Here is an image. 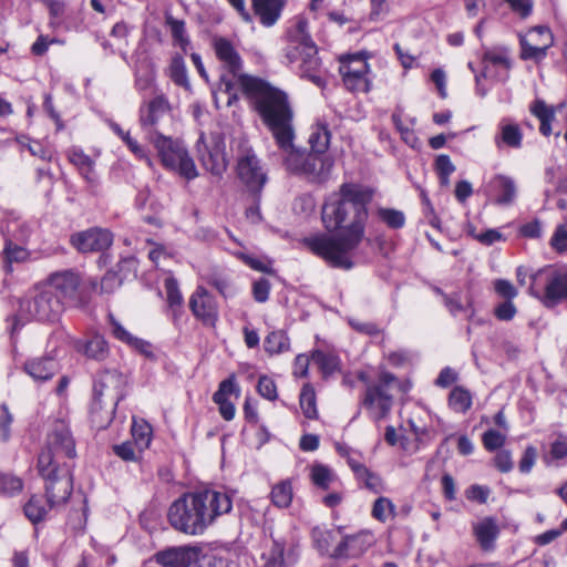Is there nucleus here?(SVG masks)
Segmentation results:
<instances>
[{"label":"nucleus","instance_id":"1","mask_svg":"<svg viewBox=\"0 0 567 567\" xmlns=\"http://www.w3.org/2000/svg\"><path fill=\"white\" fill-rule=\"evenodd\" d=\"M370 187L344 183L339 194L331 195L322 206V223L328 231L336 234H316L303 239V245L331 267L351 269L352 252L364 237L368 219V204L373 199Z\"/></svg>","mask_w":567,"mask_h":567},{"label":"nucleus","instance_id":"2","mask_svg":"<svg viewBox=\"0 0 567 567\" xmlns=\"http://www.w3.org/2000/svg\"><path fill=\"white\" fill-rule=\"evenodd\" d=\"M233 508V499L226 492L202 489L184 494L168 509L172 527L186 535L197 536L215 520Z\"/></svg>","mask_w":567,"mask_h":567},{"label":"nucleus","instance_id":"3","mask_svg":"<svg viewBox=\"0 0 567 567\" xmlns=\"http://www.w3.org/2000/svg\"><path fill=\"white\" fill-rule=\"evenodd\" d=\"M240 93L252 103L276 143H287L290 132L293 131V113L287 94L258 78L249 80Z\"/></svg>","mask_w":567,"mask_h":567},{"label":"nucleus","instance_id":"4","mask_svg":"<svg viewBox=\"0 0 567 567\" xmlns=\"http://www.w3.org/2000/svg\"><path fill=\"white\" fill-rule=\"evenodd\" d=\"M212 47L219 65V80L213 92L215 103L218 106L220 95L225 94L227 96L225 104L230 106L238 100L246 83L256 78L244 72V61L230 40L224 37H214Z\"/></svg>","mask_w":567,"mask_h":567},{"label":"nucleus","instance_id":"5","mask_svg":"<svg viewBox=\"0 0 567 567\" xmlns=\"http://www.w3.org/2000/svg\"><path fill=\"white\" fill-rule=\"evenodd\" d=\"M287 58L298 63L297 69L302 79H307L318 87L326 85L324 70L318 56V49L308 33L307 21L300 19L288 30Z\"/></svg>","mask_w":567,"mask_h":567},{"label":"nucleus","instance_id":"6","mask_svg":"<svg viewBox=\"0 0 567 567\" xmlns=\"http://www.w3.org/2000/svg\"><path fill=\"white\" fill-rule=\"evenodd\" d=\"M63 309V301L54 291L44 287L35 288L20 300L10 333H16L19 323L24 324L31 320L53 322L59 319Z\"/></svg>","mask_w":567,"mask_h":567},{"label":"nucleus","instance_id":"7","mask_svg":"<svg viewBox=\"0 0 567 567\" xmlns=\"http://www.w3.org/2000/svg\"><path fill=\"white\" fill-rule=\"evenodd\" d=\"M49 453H40L38 457V472L45 482V494L50 507L64 504L73 489L71 465H52Z\"/></svg>","mask_w":567,"mask_h":567},{"label":"nucleus","instance_id":"8","mask_svg":"<svg viewBox=\"0 0 567 567\" xmlns=\"http://www.w3.org/2000/svg\"><path fill=\"white\" fill-rule=\"evenodd\" d=\"M148 142L156 148L164 167L177 172L187 179H193L197 176L194 161L179 141L158 132H150Z\"/></svg>","mask_w":567,"mask_h":567},{"label":"nucleus","instance_id":"9","mask_svg":"<svg viewBox=\"0 0 567 567\" xmlns=\"http://www.w3.org/2000/svg\"><path fill=\"white\" fill-rule=\"evenodd\" d=\"M395 382L394 374L383 371L379 375L378 383L367 388L361 403L372 420L378 422L390 413L393 398L389 390Z\"/></svg>","mask_w":567,"mask_h":567},{"label":"nucleus","instance_id":"10","mask_svg":"<svg viewBox=\"0 0 567 567\" xmlns=\"http://www.w3.org/2000/svg\"><path fill=\"white\" fill-rule=\"evenodd\" d=\"M41 453H49L52 456V465L70 464L68 461L75 457V442L64 421L58 420L53 423L47 437L45 449Z\"/></svg>","mask_w":567,"mask_h":567},{"label":"nucleus","instance_id":"11","mask_svg":"<svg viewBox=\"0 0 567 567\" xmlns=\"http://www.w3.org/2000/svg\"><path fill=\"white\" fill-rule=\"evenodd\" d=\"M196 148L202 165L212 174L219 176L226 171L225 138L221 134H200Z\"/></svg>","mask_w":567,"mask_h":567},{"label":"nucleus","instance_id":"12","mask_svg":"<svg viewBox=\"0 0 567 567\" xmlns=\"http://www.w3.org/2000/svg\"><path fill=\"white\" fill-rule=\"evenodd\" d=\"M237 174L249 192L259 195L268 181L260 159L248 146H243L237 156Z\"/></svg>","mask_w":567,"mask_h":567},{"label":"nucleus","instance_id":"13","mask_svg":"<svg viewBox=\"0 0 567 567\" xmlns=\"http://www.w3.org/2000/svg\"><path fill=\"white\" fill-rule=\"evenodd\" d=\"M512 60L509 51L504 47L487 49L483 54V71L475 76L476 84L481 78H491L498 82H505L509 78Z\"/></svg>","mask_w":567,"mask_h":567},{"label":"nucleus","instance_id":"14","mask_svg":"<svg viewBox=\"0 0 567 567\" xmlns=\"http://www.w3.org/2000/svg\"><path fill=\"white\" fill-rule=\"evenodd\" d=\"M261 561V567H290L295 564L293 549L287 548L286 540L278 530H271L270 538L265 540Z\"/></svg>","mask_w":567,"mask_h":567},{"label":"nucleus","instance_id":"15","mask_svg":"<svg viewBox=\"0 0 567 567\" xmlns=\"http://www.w3.org/2000/svg\"><path fill=\"white\" fill-rule=\"evenodd\" d=\"M125 383L124 375L116 370L102 372L94 383V400L101 404L105 398L115 408L124 396Z\"/></svg>","mask_w":567,"mask_h":567},{"label":"nucleus","instance_id":"16","mask_svg":"<svg viewBox=\"0 0 567 567\" xmlns=\"http://www.w3.org/2000/svg\"><path fill=\"white\" fill-rule=\"evenodd\" d=\"M70 243L80 252L103 251L111 247L113 234L105 228L92 227L73 234Z\"/></svg>","mask_w":567,"mask_h":567},{"label":"nucleus","instance_id":"17","mask_svg":"<svg viewBox=\"0 0 567 567\" xmlns=\"http://www.w3.org/2000/svg\"><path fill=\"white\" fill-rule=\"evenodd\" d=\"M553 43V37L548 28L536 27L520 38V58L523 60L538 61L546 55Z\"/></svg>","mask_w":567,"mask_h":567},{"label":"nucleus","instance_id":"18","mask_svg":"<svg viewBox=\"0 0 567 567\" xmlns=\"http://www.w3.org/2000/svg\"><path fill=\"white\" fill-rule=\"evenodd\" d=\"M189 309L203 324L215 327L218 320V305L207 289L199 286L189 298Z\"/></svg>","mask_w":567,"mask_h":567},{"label":"nucleus","instance_id":"19","mask_svg":"<svg viewBox=\"0 0 567 567\" xmlns=\"http://www.w3.org/2000/svg\"><path fill=\"white\" fill-rule=\"evenodd\" d=\"M373 536L369 532H360L354 535L342 536L341 542L333 547L331 557H359L372 545Z\"/></svg>","mask_w":567,"mask_h":567},{"label":"nucleus","instance_id":"20","mask_svg":"<svg viewBox=\"0 0 567 567\" xmlns=\"http://www.w3.org/2000/svg\"><path fill=\"white\" fill-rule=\"evenodd\" d=\"M169 102L163 95H156L150 102L141 106L140 109V124L146 133L148 140L150 132H157L155 126L159 120L169 112Z\"/></svg>","mask_w":567,"mask_h":567},{"label":"nucleus","instance_id":"21","mask_svg":"<svg viewBox=\"0 0 567 567\" xmlns=\"http://www.w3.org/2000/svg\"><path fill=\"white\" fill-rule=\"evenodd\" d=\"M332 167L333 161L329 155L308 153V159L299 175L310 182L322 183L329 178Z\"/></svg>","mask_w":567,"mask_h":567},{"label":"nucleus","instance_id":"22","mask_svg":"<svg viewBox=\"0 0 567 567\" xmlns=\"http://www.w3.org/2000/svg\"><path fill=\"white\" fill-rule=\"evenodd\" d=\"M198 554L197 547L181 546L158 551L155 558L162 567H189L197 560Z\"/></svg>","mask_w":567,"mask_h":567},{"label":"nucleus","instance_id":"23","mask_svg":"<svg viewBox=\"0 0 567 567\" xmlns=\"http://www.w3.org/2000/svg\"><path fill=\"white\" fill-rule=\"evenodd\" d=\"M79 276L71 270H63L52 274L48 278L47 287L64 302V300L74 299L80 286Z\"/></svg>","mask_w":567,"mask_h":567},{"label":"nucleus","instance_id":"24","mask_svg":"<svg viewBox=\"0 0 567 567\" xmlns=\"http://www.w3.org/2000/svg\"><path fill=\"white\" fill-rule=\"evenodd\" d=\"M567 301V268L554 271L547 279L543 296V303L554 308Z\"/></svg>","mask_w":567,"mask_h":567},{"label":"nucleus","instance_id":"25","mask_svg":"<svg viewBox=\"0 0 567 567\" xmlns=\"http://www.w3.org/2000/svg\"><path fill=\"white\" fill-rule=\"evenodd\" d=\"M499 533V526L494 517H484L473 525L475 539L484 551H491L495 548V542Z\"/></svg>","mask_w":567,"mask_h":567},{"label":"nucleus","instance_id":"26","mask_svg":"<svg viewBox=\"0 0 567 567\" xmlns=\"http://www.w3.org/2000/svg\"><path fill=\"white\" fill-rule=\"evenodd\" d=\"M286 0H251L254 14L264 27H272L279 20Z\"/></svg>","mask_w":567,"mask_h":567},{"label":"nucleus","instance_id":"27","mask_svg":"<svg viewBox=\"0 0 567 567\" xmlns=\"http://www.w3.org/2000/svg\"><path fill=\"white\" fill-rule=\"evenodd\" d=\"M494 142L497 148H520L523 143V132L518 124L503 118L498 124V132L494 137Z\"/></svg>","mask_w":567,"mask_h":567},{"label":"nucleus","instance_id":"28","mask_svg":"<svg viewBox=\"0 0 567 567\" xmlns=\"http://www.w3.org/2000/svg\"><path fill=\"white\" fill-rule=\"evenodd\" d=\"M293 131L290 132L287 143L277 144L282 152L284 165L287 171L299 175L308 159V153L297 150L293 145Z\"/></svg>","mask_w":567,"mask_h":567},{"label":"nucleus","instance_id":"29","mask_svg":"<svg viewBox=\"0 0 567 567\" xmlns=\"http://www.w3.org/2000/svg\"><path fill=\"white\" fill-rule=\"evenodd\" d=\"M24 370L34 381H47L58 371V363L49 357L33 359L24 364Z\"/></svg>","mask_w":567,"mask_h":567},{"label":"nucleus","instance_id":"30","mask_svg":"<svg viewBox=\"0 0 567 567\" xmlns=\"http://www.w3.org/2000/svg\"><path fill=\"white\" fill-rule=\"evenodd\" d=\"M492 185L497 192L495 202L498 205H509L514 202L517 189L515 182L511 177L497 175L493 178Z\"/></svg>","mask_w":567,"mask_h":567},{"label":"nucleus","instance_id":"31","mask_svg":"<svg viewBox=\"0 0 567 567\" xmlns=\"http://www.w3.org/2000/svg\"><path fill=\"white\" fill-rule=\"evenodd\" d=\"M167 295V303L172 311L173 320L176 322L183 315L184 299L178 288V282L174 277H167L164 281Z\"/></svg>","mask_w":567,"mask_h":567},{"label":"nucleus","instance_id":"32","mask_svg":"<svg viewBox=\"0 0 567 567\" xmlns=\"http://www.w3.org/2000/svg\"><path fill=\"white\" fill-rule=\"evenodd\" d=\"M6 243H25L30 237V227L18 219H10L1 226Z\"/></svg>","mask_w":567,"mask_h":567},{"label":"nucleus","instance_id":"33","mask_svg":"<svg viewBox=\"0 0 567 567\" xmlns=\"http://www.w3.org/2000/svg\"><path fill=\"white\" fill-rule=\"evenodd\" d=\"M529 110L540 122V133L545 136L550 135L551 122L555 117L553 107L548 106L543 100H536L532 103Z\"/></svg>","mask_w":567,"mask_h":567},{"label":"nucleus","instance_id":"34","mask_svg":"<svg viewBox=\"0 0 567 567\" xmlns=\"http://www.w3.org/2000/svg\"><path fill=\"white\" fill-rule=\"evenodd\" d=\"M22 243H6L3 249V262L7 272L12 271L13 262H24L29 259L30 252L21 246Z\"/></svg>","mask_w":567,"mask_h":567},{"label":"nucleus","instance_id":"35","mask_svg":"<svg viewBox=\"0 0 567 567\" xmlns=\"http://www.w3.org/2000/svg\"><path fill=\"white\" fill-rule=\"evenodd\" d=\"M69 161L78 167L82 176L89 181L92 182L94 179V162L90 156L83 153L80 148H72L68 153Z\"/></svg>","mask_w":567,"mask_h":567},{"label":"nucleus","instance_id":"36","mask_svg":"<svg viewBox=\"0 0 567 567\" xmlns=\"http://www.w3.org/2000/svg\"><path fill=\"white\" fill-rule=\"evenodd\" d=\"M309 144L311 146L310 153L326 154L330 144V131L327 125L318 123L312 127L309 135Z\"/></svg>","mask_w":567,"mask_h":567},{"label":"nucleus","instance_id":"37","mask_svg":"<svg viewBox=\"0 0 567 567\" xmlns=\"http://www.w3.org/2000/svg\"><path fill=\"white\" fill-rule=\"evenodd\" d=\"M167 74L176 85L187 90L190 87L186 65L182 55L176 54L172 58Z\"/></svg>","mask_w":567,"mask_h":567},{"label":"nucleus","instance_id":"38","mask_svg":"<svg viewBox=\"0 0 567 567\" xmlns=\"http://www.w3.org/2000/svg\"><path fill=\"white\" fill-rule=\"evenodd\" d=\"M292 486L289 480L276 484L270 493L271 502L279 508H287L292 502Z\"/></svg>","mask_w":567,"mask_h":567},{"label":"nucleus","instance_id":"39","mask_svg":"<svg viewBox=\"0 0 567 567\" xmlns=\"http://www.w3.org/2000/svg\"><path fill=\"white\" fill-rule=\"evenodd\" d=\"M49 10V27L58 30L64 27L66 4L62 0H41Z\"/></svg>","mask_w":567,"mask_h":567},{"label":"nucleus","instance_id":"40","mask_svg":"<svg viewBox=\"0 0 567 567\" xmlns=\"http://www.w3.org/2000/svg\"><path fill=\"white\" fill-rule=\"evenodd\" d=\"M311 359L324 377L331 375L339 370V358L333 353L315 350Z\"/></svg>","mask_w":567,"mask_h":567},{"label":"nucleus","instance_id":"41","mask_svg":"<svg viewBox=\"0 0 567 567\" xmlns=\"http://www.w3.org/2000/svg\"><path fill=\"white\" fill-rule=\"evenodd\" d=\"M449 405L458 413H465L472 405V395L463 386H455L449 395Z\"/></svg>","mask_w":567,"mask_h":567},{"label":"nucleus","instance_id":"42","mask_svg":"<svg viewBox=\"0 0 567 567\" xmlns=\"http://www.w3.org/2000/svg\"><path fill=\"white\" fill-rule=\"evenodd\" d=\"M264 347L270 354L285 352L289 349V338L281 330L272 331L266 337Z\"/></svg>","mask_w":567,"mask_h":567},{"label":"nucleus","instance_id":"43","mask_svg":"<svg viewBox=\"0 0 567 567\" xmlns=\"http://www.w3.org/2000/svg\"><path fill=\"white\" fill-rule=\"evenodd\" d=\"M340 73H369V64L360 54L343 56L340 59Z\"/></svg>","mask_w":567,"mask_h":567},{"label":"nucleus","instance_id":"44","mask_svg":"<svg viewBox=\"0 0 567 567\" xmlns=\"http://www.w3.org/2000/svg\"><path fill=\"white\" fill-rule=\"evenodd\" d=\"M310 477L312 483L322 489H328L336 480L333 472L323 464H313Z\"/></svg>","mask_w":567,"mask_h":567},{"label":"nucleus","instance_id":"45","mask_svg":"<svg viewBox=\"0 0 567 567\" xmlns=\"http://www.w3.org/2000/svg\"><path fill=\"white\" fill-rule=\"evenodd\" d=\"M132 436L134 444L138 446L140 451H143L150 446L152 440V427L148 423L141 421H133L132 424Z\"/></svg>","mask_w":567,"mask_h":567},{"label":"nucleus","instance_id":"46","mask_svg":"<svg viewBox=\"0 0 567 567\" xmlns=\"http://www.w3.org/2000/svg\"><path fill=\"white\" fill-rule=\"evenodd\" d=\"M86 357L94 360H104L109 354L107 342L101 336H94L84 346Z\"/></svg>","mask_w":567,"mask_h":567},{"label":"nucleus","instance_id":"47","mask_svg":"<svg viewBox=\"0 0 567 567\" xmlns=\"http://www.w3.org/2000/svg\"><path fill=\"white\" fill-rule=\"evenodd\" d=\"M300 408L307 419H316L317 417V406H316V393L311 385L305 384L301 389L300 398Z\"/></svg>","mask_w":567,"mask_h":567},{"label":"nucleus","instance_id":"48","mask_svg":"<svg viewBox=\"0 0 567 567\" xmlns=\"http://www.w3.org/2000/svg\"><path fill=\"white\" fill-rule=\"evenodd\" d=\"M346 87L351 92L367 93L370 90L368 73H340Z\"/></svg>","mask_w":567,"mask_h":567},{"label":"nucleus","instance_id":"49","mask_svg":"<svg viewBox=\"0 0 567 567\" xmlns=\"http://www.w3.org/2000/svg\"><path fill=\"white\" fill-rule=\"evenodd\" d=\"M377 215L381 221L392 229H400L405 224L404 213L399 209L380 207Z\"/></svg>","mask_w":567,"mask_h":567},{"label":"nucleus","instance_id":"50","mask_svg":"<svg viewBox=\"0 0 567 567\" xmlns=\"http://www.w3.org/2000/svg\"><path fill=\"white\" fill-rule=\"evenodd\" d=\"M24 514L32 523L35 524L45 517L47 507L43 505L40 497L33 495L24 505Z\"/></svg>","mask_w":567,"mask_h":567},{"label":"nucleus","instance_id":"51","mask_svg":"<svg viewBox=\"0 0 567 567\" xmlns=\"http://www.w3.org/2000/svg\"><path fill=\"white\" fill-rule=\"evenodd\" d=\"M23 488V482L20 477L11 474H0V494L13 496Z\"/></svg>","mask_w":567,"mask_h":567},{"label":"nucleus","instance_id":"52","mask_svg":"<svg viewBox=\"0 0 567 567\" xmlns=\"http://www.w3.org/2000/svg\"><path fill=\"white\" fill-rule=\"evenodd\" d=\"M394 508L393 503L389 498L379 497L374 502L372 516L380 522H385L389 517L393 516Z\"/></svg>","mask_w":567,"mask_h":567},{"label":"nucleus","instance_id":"53","mask_svg":"<svg viewBox=\"0 0 567 567\" xmlns=\"http://www.w3.org/2000/svg\"><path fill=\"white\" fill-rule=\"evenodd\" d=\"M312 535L319 550L331 556V553L333 551V548H331V542L334 540L336 533L333 530H321L316 528L313 529Z\"/></svg>","mask_w":567,"mask_h":567},{"label":"nucleus","instance_id":"54","mask_svg":"<svg viewBox=\"0 0 567 567\" xmlns=\"http://www.w3.org/2000/svg\"><path fill=\"white\" fill-rule=\"evenodd\" d=\"M237 257L254 270L269 275L275 272L269 260L260 259L245 252H238Z\"/></svg>","mask_w":567,"mask_h":567},{"label":"nucleus","instance_id":"55","mask_svg":"<svg viewBox=\"0 0 567 567\" xmlns=\"http://www.w3.org/2000/svg\"><path fill=\"white\" fill-rule=\"evenodd\" d=\"M505 441L506 435L494 429L487 430L482 436L483 445L489 452L501 449Z\"/></svg>","mask_w":567,"mask_h":567},{"label":"nucleus","instance_id":"56","mask_svg":"<svg viewBox=\"0 0 567 567\" xmlns=\"http://www.w3.org/2000/svg\"><path fill=\"white\" fill-rule=\"evenodd\" d=\"M167 24L171 28V33L173 39L179 43L183 50H185L186 45L189 43L186 34H185V23L182 20H176L173 17H168L166 19Z\"/></svg>","mask_w":567,"mask_h":567},{"label":"nucleus","instance_id":"57","mask_svg":"<svg viewBox=\"0 0 567 567\" xmlns=\"http://www.w3.org/2000/svg\"><path fill=\"white\" fill-rule=\"evenodd\" d=\"M257 391L261 396L269 401H274L278 396L275 381L266 375L259 378Z\"/></svg>","mask_w":567,"mask_h":567},{"label":"nucleus","instance_id":"58","mask_svg":"<svg viewBox=\"0 0 567 567\" xmlns=\"http://www.w3.org/2000/svg\"><path fill=\"white\" fill-rule=\"evenodd\" d=\"M549 456L554 461H560L567 456V435L558 434L550 443Z\"/></svg>","mask_w":567,"mask_h":567},{"label":"nucleus","instance_id":"59","mask_svg":"<svg viewBox=\"0 0 567 567\" xmlns=\"http://www.w3.org/2000/svg\"><path fill=\"white\" fill-rule=\"evenodd\" d=\"M471 235L484 246H492L497 241H504L506 239L501 231L494 228L487 229L480 234L472 231Z\"/></svg>","mask_w":567,"mask_h":567},{"label":"nucleus","instance_id":"60","mask_svg":"<svg viewBox=\"0 0 567 567\" xmlns=\"http://www.w3.org/2000/svg\"><path fill=\"white\" fill-rule=\"evenodd\" d=\"M238 392L239 389L235 382V377L230 375L219 383L218 390L213 395V400L228 399L230 394Z\"/></svg>","mask_w":567,"mask_h":567},{"label":"nucleus","instance_id":"61","mask_svg":"<svg viewBox=\"0 0 567 567\" xmlns=\"http://www.w3.org/2000/svg\"><path fill=\"white\" fill-rule=\"evenodd\" d=\"M270 282L266 278H260L252 284V297L257 302L264 303L269 298Z\"/></svg>","mask_w":567,"mask_h":567},{"label":"nucleus","instance_id":"62","mask_svg":"<svg viewBox=\"0 0 567 567\" xmlns=\"http://www.w3.org/2000/svg\"><path fill=\"white\" fill-rule=\"evenodd\" d=\"M550 245L557 252L567 251V225H559L556 228Z\"/></svg>","mask_w":567,"mask_h":567},{"label":"nucleus","instance_id":"63","mask_svg":"<svg viewBox=\"0 0 567 567\" xmlns=\"http://www.w3.org/2000/svg\"><path fill=\"white\" fill-rule=\"evenodd\" d=\"M109 321L111 324L112 334L120 341L130 344L133 337L116 319L112 313H109Z\"/></svg>","mask_w":567,"mask_h":567},{"label":"nucleus","instance_id":"64","mask_svg":"<svg viewBox=\"0 0 567 567\" xmlns=\"http://www.w3.org/2000/svg\"><path fill=\"white\" fill-rule=\"evenodd\" d=\"M390 11L386 0H371V11L369 18L371 21L383 20Z\"/></svg>","mask_w":567,"mask_h":567}]
</instances>
